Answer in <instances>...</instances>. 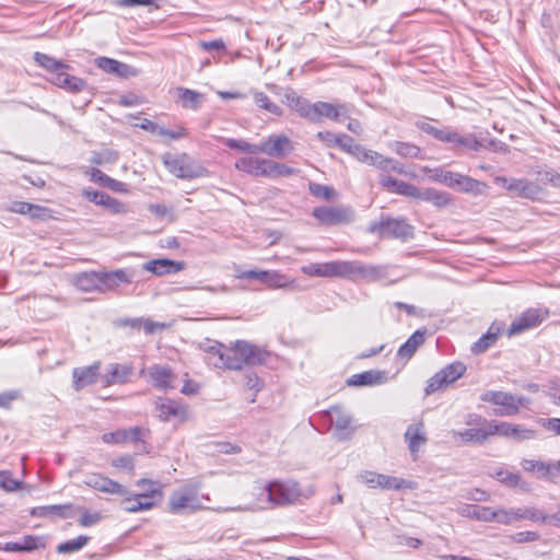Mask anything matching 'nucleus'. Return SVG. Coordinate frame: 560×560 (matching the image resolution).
<instances>
[{
	"instance_id": "26",
	"label": "nucleus",
	"mask_w": 560,
	"mask_h": 560,
	"mask_svg": "<svg viewBox=\"0 0 560 560\" xmlns=\"http://www.w3.org/2000/svg\"><path fill=\"white\" fill-rule=\"evenodd\" d=\"M314 114L313 122H318L323 117L339 120L340 117L348 115V109L345 104L335 105L328 102H316L314 103Z\"/></svg>"
},
{
	"instance_id": "24",
	"label": "nucleus",
	"mask_w": 560,
	"mask_h": 560,
	"mask_svg": "<svg viewBox=\"0 0 560 560\" xmlns=\"http://www.w3.org/2000/svg\"><path fill=\"white\" fill-rule=\"evenodd\" d=\"M142 268L143 270L152 272L156 276L173 275L184 269V262L167 258L153 259L144 262Z\"/></svg>"
},
{
	"instance_id": "31",
	"label": "nucleus",
	"mask_w": 560,
	"mask_h": 560,
	"mask_svg": "<svg viewBox=\"0 0 560 560\" xmlns=\"http://www.w3.org/2000/svg\"><path fill=\"white\" fill-rule=\"evenodd\" d=\"M73 284L84 292H100V271L81 272L74 277Z\"/></svg>"
},
{
	"instance_id": "30",
	"label": "nucleus",
	"mask_w": 560,
	"mask_h": 560,
	"mask_svg": "<svg viewBox=\"0 0 560 560\" xmlns=\"http://www.w3.org/2000/svg\"><path fill=\"white\" fill-rule=\"evenodd\" d=\"M267 159L261 158H241L235 162L238 171L245 172L252 176H262L266 173Z\"/></svg>"
},
{
	"instance_id": "59",
	"label": "nucleus",
	"mask_w": 560,
	"mask_h": 560,
	"mask_svg": "<svg viewBox=\"0 0 560 560\" xmlns=\"http://www.w3.org/2000/svg\"><path fill=\"white\" fill-rule=\"evenodd\" d=\"M245 386L248 389H252L255 392L254 396L250 398V402H255L256 400V394L260 392L264 387V382L261 378L258 377V375L254 372H248L245 374Z\"/></svg>"
},
{
	"instance_id": "18",
	"label": "nucleus",
	"mask_w": 560,
	"mask_h": 560,
	"mask_svg": "<svg viewBox=\"0 0 560 560\" xmlns=\"http://www.w3.org/2000/svg\"><path fill=\"white\" fill-rule=\"evenodd\" d=\"M149 377V382L158 389L168 390L176 387V375L166 365L154 364L142 371Z\"/></svg>"
},
{
	"instance_id": "22",
	"label": "nucleus",
	"mask_w": 560,
	"mask_h": 560,
	"mask_svg": "<svg viewBox=\"0 0 560 560\" xmlns=\"http://www.w3.org/2000/svg\"><path fill=\"white\" fill-rule=\"evenodd\" d=\"M150 434L148 429L141 427H133L128 429H119L114 432L104 433L102 440L106 444H122L126 442H138L144 443V438Z\"/></svg>"
},
{
	"instance_id": "55",
	"label": "nucleus",
	"mask_w": 560,
	"mask_h": 560,
	"mask_svg": "<svg viewBox=\"0 0 560 560\" xmlns=\"http://www.w3.org/2000/svg\"><path fill=\"white\" fill-rule=\"evenodd\" d=\"M293 283L285 275L278 271H269L266 284L271 288H287Z\"/></svg>"
},
{
	"instance_id": "21",
	"label": "nucleus",
	"mask_w": 560,
	"mask_h": 560,
	"mask_svg": "<svg viewBox=\"0 0 560 560\" xmlns=\"http://www.w3.org/2000/svg\"><path fill=\"white\" fill-rule=\"evenodd\" d=\"M132 278L133 272L127 269L100 271V292L106 293L116 290L122 284H129Z\"/></svg>"
},
{
	"instance_id": "39",
	"label": "nucleus",
	"mask_w": 560,
	"mask_h": 560,
	"mask_svg": "<svg viewBox=\"0 0 560 560\" xmlns=\"http://www.w3.org/2000/svg\"><path fill=\"white\" fill-rule=\"evenodd\" d=\"M327 415L329 417V421L337 430H346L351 424V415L340 406L331 407L327 411Z\"/></svg>"
},
{
	"instance_id": "44",
	"label": "nucleus",
	"mask_w": 560,
	"mask_h": 560,
	"mask_svg": "<svg viewBox=\"0 0 560 560\" xmlns=\"http://www.w3.org/2000/svg\"><path fill=\"white\" fill-rule=\"evenodd\" d=\"M354 158L365 164L376 166L377 168H382L385 156L380 154L378 152L368 150L364 147L360 145L357 148V153Z\"/></svg>"
},
{
	"instance_id": "35",
	"label": "nucleus",
	"mask_w": 560,
	"mask_h": 560,
	"mask_svg": "<svg viewBox=\"0 0 560 560\" xmlns=\"http://www.w3.org/2000/svg\"><path fill=\"white\" fill-rule=\"evenodd\" d=\"M421 171L429 176L433 182H438L453 188L457 173L445 171L442 167L431 168L429 166H422Z\"/></svg>"
},
{
	"instance_id": "58",
	"label": "nucleus",
	"mask_w": 560,
	"mask_h": 560,
	"mask_svg": "<svg viewBox=\"0 0 560 560\" xmlns=\"http://www.w3.org/2000/svg\"><path fill=\"white\" fill-rule=\"evenodd\" d=\"M381 170L385 171V172L393 171V172H396L398 174H401V175H405V176H409L411 178L416 177L415 173L408 172L401 163H399L398 161H396V160H394L392 158H386L385 156V160H384V163H383V166H382Z\"/></svg>"
},
{
	"instance_id": "48",
	"label": "nucleus",
	"mask_w": 560,
	"mask_h": 560,
	"mask_svg": "<svg viewBox=\"0 0 560 560\" xmlns=\"http://www.w3.org/2000/svg\"><path fill=\"white\" fill-rule=\"evenodd\" d=\"M119 158V153L113 149H102L93 151L91 155V163L95 165H106L115 163Z\"/></svg>"
},
{
	"instance_id": "45",
	"label": "nucleus",
	"mask_w": 560,
	"mask_h": 560,
	"mask_svg": "<svg viewBox=\"0 0 560 560\" xmlns=\"http://www.w3.org/2000/svg\"><path fill=\"white\" fill-rule=\"evenodd\" d=\"M296 171L283 163H279L272 160H267L266 173L265 177L267 178H278V177H289L295 174Z\"/></svg>"
},
{
	"instance_id": "9",
	"label": "nucleus",
	"mask_w": 560,
	"mask_h": 560,
	"mask_svg": "<svg viewBox=\"0 0 560 560\" xmlns=\"http://www.w3.org/2000/svg\"><path fill=\"white\" fill-rule=\"evenodd\" d=\"M387 278L385 266L366 265L360 260H346V279L377 282Z\"/></svg>"
},
{
	"instance_id": "28",
	"label": "nucleus",
	"mask_w": 560,
	"mask_h": 560,
	"mask_svg": "<svg viewBox=\"0 0 560 560\" xmlns=\"http://www.w3.org/2000/svg\"><path fill=\"white\" fill-rule=\"evenodd\" d=\"M100 364L95 363L86 368H77L72 372L73 387L80 390L91 384H94L98 376Z\"/></svg>"
},
{
	"instance_id": "4",
	"label": "nucleus",
	"mask_w": 560,
	"mask_h": 560,
	"mask_svg": "<svg viewBox=\"0 0 560 560\" xmlns=\"http://www.w3.org/2000/svg\"><path fill=\"white\" fill-rule=\"evenodd\" d=\"M163 163L166 170L182 179H194L208 176L209 172L197 160L186 153L171 154L163 156Z\"/></svg>"
},
{
	"instance_id": "40",
	"label": "nucleus",
	"mask_w": 560,
	"mask_h": 560,
	"mask_svg": "<svg viewBox=\"0 0 560 560\" xmlns=\"http://www.w3.org/2000/svg\"><path fill=\"white\" fill-rule=\"evenodd\" d=\"M459 514L482 522H491L492 508L466 504L459 509Z\"/></svg>"
},
{
	"instance_id": "60",
	"label": "nucleus",
	"mask_w": 560,
	"mask_h": 560,
	"mask_svg": "<svg viewBox=\"0 0 560 560\" xmlns=\"http://www.w3.org/2000/svg\"><path fill=\"white\" fill-rule=\"evenodd\" d=\"M335 145L354 156L357 153V148H360L361 144L355 143L351 137L342 133L337 136Z\"/></svg>"
},
{
	"instance_id": "1",
	"label": "nucleus",
	"mask_w": 560,
	"mask_h": 560,
	"mask_svg": "<svg viewBox=\"0 0 560 560\" xmlns=\"http://www.w3.org/2000/svg\"><path fill=\"white\" fill-rule=\"evenodd\" d=\"M469 428L464 430H453L451 432L454 440L463 444L483 445L491 436L499 435L512 438L516 441L530 440L535 438L533 430L526 429L520 424L509 422L488 420L477 413H469L465 419Z\"/></svg>"
},
{
	"instance_id": "29",
	"label": "nucleus",
	"mask_w": 560,
	"mask_h": 560,
	"mask_svg": "<svg viewBox=\"0 0 560 560\" xmlns=\"http://www.w3.org/2000/svg\"><path fill=\"white\" fill-rule=\"evenodd\" d=\"M509 191L521 198L536 199L540 196L541 189L537 184L530 180L515 178L510 184Z\"/></svg>"
},
{
	"instance_id": "20",
	"label": "nucleus",
	"mask_w": 560,
	"mask_h": 560,
	"mask_svg": "<svg viewBox=\"0 0 560 560\" xmlns=\"http://www.w3.org/2000/svg\"><path fill=\"white\" fill-rule=\"evenodd\" d=\"M522 468L532 472L539 479L547 481H555L560 472V460L557 463H549L534 459H523L521 463Z\"/></svg>"
},
{
	"instance_id": "62",
	"label": "nucleus",
	"mask_w": 560,
	"mask_h": 560,
	"mask_svg": "<svg viewBox=\"0 0 560 560\" xmlns=\"http://www.w3.org/2000/svg\"><path fill=\"white\" fill-rule=\"evenodd\" d=\"M95 65L104 72L114 74L115 70L119 67V61L107 57H97L95 59Z\"/></svg>"
},
{
	"instance_id": "27",
	"label": "nucleus",
	"mask_w": 560,
	"mask_h": 560,
	"mask_svg": "<svg viewBox=\"0 0 560 560\" xmlns=\"http://www.w3.org/2000/svg\"><path fill=\"white\" fill-rule=\"evenodd\" d=\"M387 381V373L385 371L370 370L359 374H353L347 384L350 386H372L381 385Z\"/></svg>"
},
{
	"instance_id": "19",
	"label": "nucleus",
	"mask_w": 560,
	"mask_h": 560,
	"mask_svg": "<svg viewBox=\"0 0 560 560\" xmlns=\"http://www.w3.org/2000/svg\"><path fill=\"white\" fill-rule=\"evenodd\" d=\"M83 482L88 487L101 492L116 494L119 497L130 494L129 490L124 485H120L117 481L104 477L100 474L86 475Z\"/></svg>"
},
{
	"instance_id": "56",
	"label": "nucleus",
	"mask_w": 560,
	"mask_h": 560,
	"mask_svg": "<svg viewBox=\"0 0 560 560\" xmlns=\"http://www.w3.org/2000/svg\"><path fill=\"white\" fill-rule=\"evenodd\" d=\"M308 189L314 197L324 200H329L335 196V190L331 187L322 184L310 183Z\"/></svg>"
},
{
	"instance_id": "49",
	"label": "nucleus",
	"mask_w": 560,
	"mask_h": 560,
	"mask_svg": "<svg viewBox=\"0 0 560 560\" xmlns=\"http://www.w3.org/2000/svg\"><path fill=\"white\" fill-rule=\"evenodd\" d=\"M109 210L112 213H125L127 211L126 205L116 198H113L106 192H102L97 203Z\"/></svg>"
},
{
	"instance_id": "2",
	"label": "nucleus",
	"mask_w": 560,
	"mask_h": 560,
	"mask_svg": "<svg viewBox=\"0 0 560 560\" xmlns=\"http://www.w3.org/2000/svg\"><path fill=\"white\" fill-rule=\"evenodd\" d=\"M416 127L434 139L452 144L455 150H470L478 152L483 144L472 133L463 136L450 126H434L425 120L416 121Z\"/></svg>"
},
{
	"instance_id": "51",
	"label": "nucleus",
	"mask_w": 560,
	"mask_h": 560,
	"mask_svg": "<svg viewBox=\"0 0 560 560\" xmlns=\"http://www.w3.org/2000/svg\"><path fill=\"white\" fill-rule=\"evenodd\" d=\"M223 143L224 145L233 150H238L250 154L259 153V144H253L245 140L228 138L223 140Z\"/></svg>"
},
{
	"instance_id": "47",
	"label": "nucleus",
	"mask_w": 560,
	"mask_h": 560,
	"mask_svg": "<svg viewBox=\"0 0 560 560\" xmlns=\"http://www.w3.org/2000/svg\"><path fill=\"white\" fill-rule=\"evenodd\" d=\"M34 60L40 67L50 71V77H52L54 73L68 68L67 65L56 60L55 58H52L46 54L38 52V51L34 54Z\"/></svg>"
},
{
	"instance_id": "64",
	"label": "nucleus",
	"mask_w": 560,
	"mask_h": 560,
	"mask_svg": "<svg viewBox=\"0 0 560 560\" xmlns=\"http://www.w3.org/2000/svg\"><path fill=\"white\" fill-rule=\"evenodd\" d=\"M357 480L364 483L365 486H368L371 489L377 488V483H376L377 478H376L375 471H369V470L361 471L360 474L357 475Z\"/></svg>"
},
{
	"instance_id": "32",
	"label": "nucleus",
	"mask_w": 560,
	"mask_h": 560,
	"mask_svg": "<svg viewBox=\"0 0 560 560\" xmlns=\"http://www.w3.org/2000/svg\"><path fill=\"white\" fill-rule=\"evenodd\" d=\"M487 185L470 176L457 173L453 188L462 192L480 195Z\"/></svg>"
},
{
	"instance_id": "54",
	"label": "nucleus",
	"mask_w": 560,
	"mask_h": 560,
	"mask_svg": "<svg viewBox=\"0 0 560 560\" xmlns=\"http://www.w3.org/2000/svg\"><path fill=\"white\" fill-rule=\"evenodd\" d=\"M22 482L12 478V474L9 470H0V488L13 492L21 489Z\"/></svg>"
},
{
	"instance_id": "50",
	"label": "nucleus",
	"mask_w": 560,
	"mask_h": 560,
	"mask_svg": "<svg viewBox=\"0 0 560 560\" xmlns=\"http://www.w3.org/2000/svg\"><path fill=\"white\" fill-rule=\"evenodd\" d=\"M89 539L90 538L88 536L81 535L74 539L67 540L65 542L59 544L57 546L56 550L59 553L75 552V551H79L80 549H82L88 544Z\"/></svg>"
},
{
	"instance_id": "63",
	"label": "nucleus",
	"mask_w": 560,
	"mask_h": 560,
	"mask_svg": "<svg viewBox=\"0 0 560 560\" xmlns=\"http://www.w3.org/2000/svg\"><path fill=\"white\" fill-rule=\"evenodd\" d=\"M268 270H245L237 275L240 279H255L266 284L268 279Z\"/></svg>"
},
{
	"instance_id": "38",
	"label": "nucleus",
	"mask_w": 560,
	"mask_h": 560,
	"mask_svg": "<svg viewBox=\"0 0 560 560\" xmlns=\"http://www.w3.org/2000/svg\"><path fill=\"white\" fill-rule=\"evenodd\" d=\"M287 98L290 101V105L299 113V115L303 118L308 119L310 121H314V103H310L305 98L296 96L294 93L291 95H287Z\"/></svg>"
},
{
	"instance_id": "8",
	"label": "nucleus",
	"mask_w": 560,
	"mask_h": 560,
	"mask_svg": "<svg viewBox=\"0 0 560 560\" xmlns=\"http://www.w3.org/2000/svg\"><path fill=\"white\" fill-rule=\"evenodd\" d=\"M205 360L209 365L219 369L238 371L243 368L238 353H234V342L229 348L222 343L214 342L207 348Z\"/></svg>"
},
{
	"instance_id": "5",
	"label": "nucleus",
	"mask_w": 560,
	"mask_h": 560,
	"mask_svg": "<svg viewBox=\"0 0 560 560\" xmlns=\"http://www.w3.org/2000/svg\"><path fill=\"white\" fill-rule=\"evenodd\" d=\"M268 501L276 505H288L298 502L302 497L308 498L313 490L302 491L300 485L292 480H275L266 486Z\"/></svg>"
},
{
	"instance_id": "12",
	"label": "nucleus",
	"mask_w": 560,
	"mask_h": 560,
	"mask_svg": "<svg viewBox=\"0 0 560 560\" xmlns=\"http://www.w3.org/2000/svg\"><path fill=\"white\" fill-rule=\"evenodd\" d=\"M465 372L466 365L462 362H453L446 365L428 381V385L424 389L425 395L429 396L454 383L462 377Z\"/></svg>"
},
{
	"instance_id": "13",
	"label": "nucleus",
	"mask_w": 560,
	"mask_h": 560,
	"mask_svg": "<svg viewBox=\"0 0 560 560\" xmlns=\"http://www.w3.org/2000/svg\"><path fill=\"white\" fill-rule=\"evenodd\" d=\"M294 150V143L285 135H271L259 143V153L271 158H284Z\"/></svg>"
},
{
	"instance_id": "41",
	"label": "nucleus",
	"mask_w": 560,
	"mask_h": 560,
	"mask_svg": "<svg viewBox=\"0 0 560 560\" xmlns=\"http://www.w3.org/2000/svg\"><path fill=\"white\" fill-rule=\"evenodd\" d=\"M419 200L432 202L438 208H444L451 203L452 198L448 192L434 188H425L424 190H421Z\"/></svg>"
},
{
	"instance_id": "3",
	"label": "nucleus",
	"mask_w": 560,
	"mask_h": 560,
	"mask_svg": "<svg viewBox=\"0 0 560 560\" xmlns=\"http://www.w3.org/2000/svg\"><path fill=\"white\" fill-rule=\"evenodd\" d=\"M199 482H188L175 489L168 499V509L173 514H186L201 510Z\"/></svg>"
},
{
	"instance_id": "11",
	"label": "nucleus",
	"mask_w": 560,
	"mask_h": 560,
	"mask_svg": "<svg viewBox=\"0 0 560 560\" xmlns=\"http://www.w3.org/2000/svg\"><path fill=\"white\" fill-rule=\"evenodd\" d=\"M371 233H378L381 236L397 237L407 240L412 237L413 229L402 218H386L378 223H372L369 228Z\"/></svg>"
},
{
	"instance_id": "37",
	"label": "nucleus",
	"mask_w": 560,
	"mask_h": 560,
	"mask_svg": "<svg viewBox=\"0 0 560 560\" xmlns=\"http://www.w3.org/2000/svg\"><path fill=\"white\" fill-rule=\"evenodd\" d=\"M424 342V332L420 330H416L408 340L400 346L398 349L397 355L401 359L409 360L415 352L417 351L418 347L421 346Z\"/></svg>"
},
{
	"instance_id": "23",
	"label": "nucleus",
	"mask_w": 560,
	"mask_h": 560,
	"mask_svg": "<svg viewBox=\"0 0 560 560\" xmlns=\"http://www.w3.org/2000/svg\"><path fill=\"white\" fill-rule=\"evenodd\" d=\"M404 438L408 444V448L411 453V456L413 457V459H417V454L420 447H422L428 441L425 432L423 430V422L420 421L418 423L410 424L407 428Z\"/></svg>"
},
{
	"instance_id": "43",
	"label": "nucleus",
	"mask_w": 560,
	"mask_h": 560,
	"mask_svg": "<svg viewBox=\"0 0 560 560\" xmlns=\"http://www.w3.org/2000/svg\"><path fill=\"white\" fill-rule=\"evenodd\" d=\"M178 98L182 106L188 109H198L203 101L202 94L184 88L178 89Z\"/></svg>"
},
{
	"instance_id": "15",
	"label": "nucleus",
	"mask_w": 560,
	"mask_h": 560,
	"mask_svg": "<svg viewBox=\"0 0 560 560\" xmlns=\"http://www.w3.org/2000/svg\"><path fill=\"white\" fill-rule=\"evenodd\" d=\"M547 312L536 308H529L518 315L509 327V336L522 334L528 329L535 328L546 318Z\"/></svg>"
},
{
	"instance_id": "16",
	"label": "nucleus",
	"mask_w": 560,
	"mask_h": 560,
	"mask_svg": "<svg viewBox=\"0 0 560 560\" xmlns=\"http://www.w3.org/2000/svg\"><path fill=\"white\" fill-rule=\"evenodd\" d=\"M307 276L346 279V260H334L324 264H310L302 267Z\"/></svg>"
},
{
	"instance_id": "53",
	"label": "nucleus",
	"mask_w": 560,
	"mask_h": 560,
	"mask_svg": "<svg viewBox=\"0 0 560 560\" xmlns=\"http://www.w3.org/2000/svg\"><path fill=\"white\" fill-rule=\"evenodd\" d=\"M494 477L508 487H523L521 476L518 474H513L501 468L494 472Z\"/></svg>"
},
{
	"instance_id": "34",
	"label": "nucleus",
	"mask_w": 560,
	"mask_h": 560,
	"mask_svg": "<svg viewBox=\"0 0 560 560\" xmlns=\"http://www.w3.org/2000/svg\"><path fill=\"white\" fill-rule=\"evenodd\" d=\"M131 374V368L117 363L109 364L107 373L104 375V382L107 385L124 384Z\"/></svg>"
},
{
	"instance_id": "7",
	"label": "nucleus",
	"mask_w": 560,
	"mask_h": 560,
	"mask_svg": "<svg viewBox=\"0 0 560 560\" xmlns=\"http://www.w3.org/2000/svg\"><path fill=\"white\" fill-rule=\"evenodd\" d=\"M480 400L498 406L499 408L494 410V415L500 417H512L518 412L520 407L528 402V399L523 396H515L501 390H486L481 394Z\"/></svg>"
},
{
	"instance_id": "42",
	"label": "nucleus",
	"mask_w": 560,
	"mask_h": 560,
	"mask_svg": "<svg viewBox=\"0 0 560 560\" xmlns=\"http://www.w3.org/2000/svg\"><path fill=\"white\" fill-rule=\"evenodd\" d=\"M389 148L401 158L423 159L421 149L413 143L394 141Z\"/></svg>"
},
{
	"instance_id": "61",
	"label": "nucleus",
	"mask_w": 560,
	"mask_h": 560,
	"mask_svg": "<svg viewBox=\"0 0 560 560\" xmlns=\"http://www.w3.org/2000/svg\"><path fill=\"white\" fill-rule=\"evenodd\" d=\"M396 194L410 197L413 199H419L421 195V189H419L417 186L399 180Z\"/></svg>"
},
{
	"instance_id": "52",
	"label": "nucleus",
	"mask_w": 560,
	"mask_h": 560,
	"mask_svg": "<svg viewBox=\"0 0 560 560\" xmlns=\"http://www.w3.org/2000/svg\"><path fill=\"white\" fill-rule=\"evenodd\" d=\"M124 495L125 498L121 500L120 505L122 510L129 513H137L140 511H147L150 510V505L148 503H140L137 500V495L133 494L132 497Z\"/></svg>"
},
{
	"instance_id": "6",
	"label": "nucleus",
	"mask_w": 560,
	"mask_h": 560,
	"mask_svg": "<svg viewBox=\"0 0 560 560\" xmlns=\"http://www.w3.org/2000/svg\"><path fill=\"white\" fill-rule=\"evenodd\" d=\"M153 415L162 422L184 423L190 419L188 405L168 397L154 399Z\"/></svg>"
},
{
	"instance_id": "14",
	"label": "nucleus",
	"mask_w": 560,
	"mask_h": 560,
	"mask_svg": "<svg viewBox=\"0 0 560 560\" xmlns=\"http://www.w3.org/2000/svg\"><path fill=\"white\" fill-rule=\"evenodd\" d=\"M234 353H238L242 365H258L266 362L269 352L245 340L234 342Z\"/></svg>"
},
{
	"instance_id": "10",
	"label": "nucleus",
	"mask_w": 560,
	"mask_h": 560,
	"mask_svg": "<svg viewBox=\"0 0 560 560\" xmlns=\"http://www.w3.org/2000/svg\"><path fill=\"white\" fill-rule=\"evenodd\" d=\"M312 214L320 224L325 225L347 224L352 222L355 217L354 210L348 206L317 207Z\"/></svg>"
},
{
	"instance_id": "46",
	"label": "nucleus",
	"mask_w": 560,
	"mask_h": 560,
	"mask_svg": "<svg viewBox=\"0 0 560 560\" xmlns=\"http://www.w3.org/2000/svg\"><path fill=\"white\" fill-rule=\"evenodd\" d=\"M253 98L257 107L265 109L266 112L276 115L281 116L283 114L282 108L273 103L267 94L259 91L253 92Z\"/></svg>"
},
{
	"instance_id": "57",
	"label": "nucleus",
	"mask_w": 560,
	"mask_h": 560,
	"mask_svg": "<svg viewBox=\"0 0 560 560\" xmlns=\"http://www.w3.org/2000/svg\"><path fill=\"white\" fill-rule=\"evenodd\" d=\"M494 342V334L492 331H488L471 346V351L476 354L482 353L487 351L489 347H491Z\"/></svg>"
},
{
	"instance_id": "25",
	"label": "nucleus",
	"mask_w": 560,
	"mask_h": 560,
	"mask_svg": "<svg viewBox=\"0 0 560 560\" xmlns=\"http://www.w3.org/2000/svg\"><path fill=\"white\" fill-rule=\"evenodd\" d=\"M49 81L71 93L81 92L86 88V82L83 79L69 74L65 69L54 73Z\"/></svg>"
},
{
	"instance_id": "36",
	"label": "nucleus",
	"mask_w": 560,
	"mask_h": 560,
	"mask_svg": "<svg viewBox=\"0 0 560 560\" xmlns=\"http://www.w3.org/2000/svg\"><path fill=\"white\" fill-rule=\"evenodd\" d=\"M149 485L150 489L149 491L141 492L136 494L137 500L140 503H148L150 505V510L156 504L158 501H161L162 499V491L159 489L158 485L150 480H139L137 486H144Z\"/></svg>"
},
{
	"instance_id": "33",
	"label": "nucleus",
	"mask_w": 560,
	"mask_h": 560,
	"mask_svg": "<svg viewBox=\"0 0 560 560\" xmlns=\"http://www.w3.org/2000/svg\"><path fill=\"white\" fill-rule=\"evenodd\" d=\"M377 488L383 490H401V489H415V482L376 472Z\"/></svg>"
},
{
	"instance_id": "17",
	"label": "nucleus",
	"mask_w": 560,
	"mask_h": 560,
	"mask_svg": "<svg viewBox=\"0 0 560 560\" xmlns=\"http://www.w3.org/2000/svg\"><path fill=\"white\" fill-rule=\"evenodd\" d=\"M536 511L528 508L492 509L491 522L510 525L521 520H538Z\"/></svg>"
}]
</instances>
